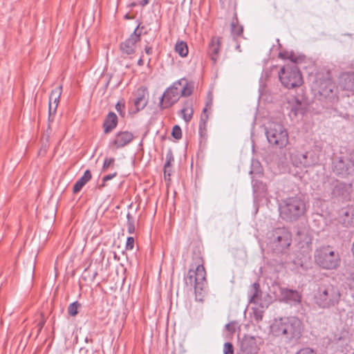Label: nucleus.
<instances>
[{
    "label": "nucleus",
    "mask_w": 354,
    "mask_h": 354,
    "mask_svg": "<svg viewBox=\"0 0 354 354\" xmlns=\"http://www.w3.org/2000/svg\"><path fill=\"white\" fill-rule=\"evenodd\" d=\"M271 331L275 336L281 337L286 342H295L301 335L302 324L296 317H283L274 322Z\"/></svg>",
    "instance_id": "nucleus-1"
},
{
    "label": "nucleus",
    "mask_w": 354,
    "mask_h": 354,
    "mask_svg": "<svg viewBox=\"0 0 354 354\" xmlns=\"http://www.w3.org/2000/svg\"><path fill=\"white\" fill-rule=\"evenodd\" d=\"M281 218L286 221H294L301 217L306 211L304 200L298 196L281 200L279 205Z\"/></svg>",
    "instance_id": "nucleus-2"
},
{
    "label": "nucleus",
    "mask_w": 354,
    "mask_h": 354,
    "mask_svg": "<svg viewBox=\"0 0 354 354\" xmlns=\"http://www.w3.org/2000/svg\"><path fill=\"white\" fill-rule=\"evenodd\" d=\"M290 63L281 68L279 78L281 84L287 88H294L302 84L303 80L296 64L300 60L295 55H290Z\"/></svg>",
    "instance_id": "nucleus-3"
},
{
    "label": "nucleus",
    "mask_w": 354,
    "mask_h": 354,
    "mask_svg": "<svg viewBox=\"0 0 354 354\" xmlns=\"http://www.w3.org/2000/svg\"><path fill=\"white\" fill-rule=\"evenodd\" d=\"M192 93L186 79H181L168 88L160 97L161 109H166L174 104L180 96H189Z\"/></svg>",
    "instance_id": "nucleus-4"
},
{
    "label": "nucleus",
    "mask_w": 354,
    "mask_h": 354,
    "mask_svg": "<svg viewBox=\"0 0 354 354\" xmlns=\"http://www.w3.org/2000/svg\"><path fill=\"white\" fill-rule=\"evenodd\" d=\"M315 261L323 269H336L340 265L341 259L337 250L330 245H322L315 251Z\"/></svg>",
    "instance_id": "nucleus-5"
},
{
    "label": "nucleus",
    "mask_w": 354,
    "mask_h": 354,
    "mask_svg": "<svg viewBox=\"0 0 354 354\" xmlns=\"http://www.w3.org/2000/svg\"><path fill=\"white\" fill-rule=\"evenodd\" d=\"M266 136L268 142L278 148H283L288 143V134L279 122L271 121L266 127Z\"/></svg>",
    "instance_id": "nucleus-6"
},
{
    "label": "nucleus",
    "mask_w": 354,
    "mask_h": 354,
    "mask_svg": "<svg viewBox=\"0 0 354 354\" xmlns=\"http://www.w3.org/2000/svg\"><path fill=\"white\" fill-rule=\"evenodd\" d=\"M267 244L279 252L286 249L291 243V235L285 227H278L267 233Z\"/></svg>",
    "instance_id": "nucleus-7"
},
{
    "label": "nucleus",
    "mask_w": 354,
    "mask_h": 354,
    "mask_svg": "<svg viewBox=\"0 0 354 354\" xmlns=\"http://www.w3.org/2000/svg\"><path fill=\"white\" fill-rule=\"evenodd\" d=\"M340 297L339 290L332 285L322 286L319 288L315 295L317 305L322 308H329L337 304Z\"/></svg>",
    "instance_id": "nucleus-8"
},
{
    "label": "nucleus",
    "mask_w": 354,
    "mask_h": 354,
    "mask_svg": "<svg viewBox=\"0 0 354 354\" xmlns=\"http://www.w3.org/2000/svg\"><path fill=\"white\" fill-rule=\"evenodd\" d=\"M334 84L328 73H317L312 84L313 90L320 96L328 97L333 93Z\"/></svg>",
    "instance_id": "nucleus-9"
},
{
    "label": "nucleus",
    "mask_w": 354,
    "mask_h": 354,
    "mask_svg": "<svg viewBox=\"0 0 354 354\" xmlns=\"http://www.w3.org/2000/svg\"><path fill=\"white\" fill-rule=\"evenodd\" d=\"M205 270L203 265H198L195 270L189 269L185 279L187 285L193 286L196 291L203 289L205 281Z\"/></svg>",
    "instance_id": "nucleus-10"
},
{
    "label": "nucleus",
    "mask_w": 354,
    "mask_h": 354,
    "mask_svg": "<svg viewBox=\"0 0 354 354\" xmlns=\"http://www.w3.org/2000/svg\"><path fill=\"white\" fill-rule=\"evenodd\" d=\"M248 294L249 302L254 305H258L261 308H268L271 302V298L269 295H263L259 283L252 284L249 288Z\"/></svg>",
    "instance_id": "nucleus-11"
},
{
    "label": "nucleus",
    "mask_w": 354,
    "mask_h": 354,
    "mask_svg": "<svg viewBox=\"0 0 354 354\" xmlns=\"http://www.w3.org/2000/svg\"><path fill=\"white\" fill-rule=\"evenodd\" d=\"M333 172L341 178L354 175V164L352 165L349 158L340 157L333 162Z\"/></svg>",
    "instance_id": "nucleus-12"
},
{
    "label": "nucleus",
    "mask_w": 354,
    "mask_h": 354,
    "mask_svg": "<svg viewBox=\"0 0 354 354\" xmlns=\"http://www.w3.org/2000/svg\"><path fill=\"white\" fill-rule=\"evenodd\" d=\"M261 339L245 335L239 342L240 351L244 354H256L259 351Z\"/></svg>",
    "instance_id": "nucleus-13"
},
{
    "label": "nucleus",
    "mask_w": 354,
    "mask_h": 354,
    "mask_svg": "<svg viewBox=\"0 0 354 354\" xmlns=\"http://www.w3.org/2000/svg\"><path fill=\"white\" fill-rule=\"evenodd\" d=\"M139 26H138L133 32L124 41L122 42L120 49L122 55H130L136 52V44L140 39V32H138Z\"/></svg>",
    "instance_id": "nucleus-14"
},
{
    "label": "nucleus",
    "mask_w": 354,
    "mask_h": 354,
    "mask_svg": "<svg viewBox=\"0 0 354 354\" xmlns=\"http://www.w3.org/2000/svg\"><path fill=\"white\" fill-rule=\"evenodd\" d=\"M290 159L292 164L298 167H308L316 162V159L309 156L308 153H303L300 151H295L291 153Z\"/></svg>",
    "instance_id": "nucleus-15"
},
{
    "label": "nucleus",
    "mask_w": 354,
    "mask_h": 354,
    "mask_svg": "<svg viewBox=\"0 0 354 354\" xmlns=\"http://www.w3.org/2000/svg\"><path fill=\"white\" fill-rule=\"evenodd\" d=\"M279 299L290 305L299 304L301 301V295L296 290L286 288H279Z\"/></svg>",
    "instance_id": "nucleus-16"
},
{
    "label": "nucleus",
    "mask_w": 354,
    "mask_h": 354,
    "mask_svg": "<svg viewBox=\"0 0 354 354\" xmlns=\"http://www.w3.org/2000/svg\"><path fill=\"white\" fill-rule=\"evenodd\" d=\"M351 189L350 185L337 180L333 185L332 195L335 198L346 200L349 197Z\"/></svg>",
    "instance_id": "nucleus-17"
},
{
    "label": "nucleus",
    "mask_w": 354,
    "mask_h": 354,
    "mask_svg": "<svg viewBox=\"0 0 354 354\" xmlns=\"http://www.w3.org/2000/svg\"><path fill=\"white\" fill-rule=\"evenodd\" d=\"M62 92V86L60 85L57 88H55L51 91L50 97H49V117L48 120L51 121V117L53 114L55 113L59 102V98Z\"/></svg>",
    "instance_id": "nucleus-18"
},
{
    "label": "nucleus",
    "mask_w": 354,
    "mask_h": 354,
    "mask_svg": "<svg viewBox=\"0 0 354 354\" xmlns=\"http://www.w3.org/2000/svg\"><path fill=\"white\" fill-rule=\"evenodd\" d=\"M339 79V84L344 90L354 91V73H343Z\"/></svg>",
    "instance_id": "nucleus-19"
},
{
    "label": "nucleus",
    "mask_w": 354,
    "mask_h": 354,
    "mask_svg": "<svg viewBox=\"0 0 354 354\" xmlns=\"http://www.w3.org/2000/svg\"><path fill=\"white\" fill-rule=\"evenodd\" d=\"M133 139V135L129 131L120 132L116 135L115 139L113 144L116 146L117 148L123 147L128 145Z\"/></svg>",
    "instance_id": "nucleus-20"
},
{
    "label": "nucleus",
    "mask_w": 354,
    "mask_h": 354,
    "mask_svg": "<svg viewBox=\"0 0 354 354\" xmlns=\"http://www.w3.org/2000/svg\"><path fill=\"white\" fill-rule=\"evenodd\" d=\"M342 222L346 226L354 225V209L347 208L342 210Z\"/></svg>",
    "instance_id": "nucleus-21"
},
{
    "label": "nucleus",
    "mask_w": 354,
    "mask_h": 354,
    "mask_svg": "<svg viewBox=\"0 0 354 354\" xmlns=\"http://www.w3.org/2000/svg\"><path fill=\"white\" fill-rule=\"evenodd\" d=\"M220 39L218 37H213L209 46V53L211 59L214 62H216L217 57L220 49Z\"/></svg>",
    "instance_id": "nucleus-22"
},
{
    "label": "nucleus",
    "mask_w": 354,
    "mask_h": 354,
    "mask_svg": "<svg viewBox=\"0 0 354 354\" xmlns=\"http://www.w3.org/2000/svg\"><path fill=\"white\" fill-rule=\"evenodd\" d=\"M118 117L113 112H110L104 122V133H108L114 129L117 125Z\"/></svg>",
    "instance_id": "nucleus-23"
},
{
    "label": "nucleus",
    "mask_w": 354,
    "mask_h": 354,
    "mask_svg": "<svg viewBox=\"0 0 354 354\" xmlns=\"http://www.w3.org/2000/svg\"><path fill=\"white\" fill-rule=\"evenodd\" d=\"M147 104V97H146L144 91H138L137 96L134 100V106L136 109V112L143 109Z\"/></svg>",
    "instance_id": "nucleus-24"
},
{
    "label": "nucleus",
    "mask_w": 354,
    "mask_h": 354,
    "mask_svg": "<svg viewBox=\"0 0 354 354\" xmlns=\"http://www.w3.org/2000/svg\"><path fill=\"white\" fill-rule=\"evenodd\" d=\"M91 178V174L89 170H86L83 176H82L73 186V193H78L81 189L85 185V184L89 181Z\"/></svg>",
    "instance_id": "nucleus-25"
},
{
    "label": "nucleus",
    "mask_w": 354,
    "mask_h": 354,
    "mask_svg": "<svg viewBox=\"0 0 354 354\" xmlns=\"http://www.w3.org/2000/svg\"><path fill=\"white\" fill-rule=\"evenodd\" d=\"M254 192L258 196H265L268 194L266 185L262 182L256 181L253 185Z\"/></svg>",
    "instance_id": "nucleus-26"
},
{
    "label": "nucleus",
    "mask_w": 354,
    "mask_h": 354,
    "mask_svg": "<svg viewBox=\"0 0 354 354\" xmlns=\"http://www.w3.org/2000/svg\"><path fill=\"white\" fill-rule=\"evenodd\" d=\"M180 114H182L183 118L186 122L191 120L193 115V109L189 103H187L183 109L180 110Z\"/></svg>",
    "instance_id": "nucleus-27"
},
{
    "label": "nucleus",
    "mask_w": 354,
    "mask_h": 354,
    "mask_svg": "<svg viewBox=\"0 0 354 354\" xmlns=\"http://www.w3.org/2000/svg\"><path fill=\"white\" fill-rule=\"evenodd\" d=\"M175 50L181 57L187 56L188 53V48L187 44L183 41L177 42L175 46Z\"/></svg>",
    "instance_id": "nucleus-28"
},
{
    "label": "nucleus",
    "mask_w": 354,
    "mask_h": 354,
    "mask_svg": "<svg viewBox=\"0 0 354 354\" xmlns=\"http://www.w3.org/2000/svg\"><path fill=\"white\" fill-rule=\"evenodd\" d=\"M243 30V28L241 26L236 24L234 21L232 22L231 32L234 39L241 35Z\"/></svg>",
    "instance_id": "nucleus-29"
},
{
    "label": "nucleus",
    "mask_w": 354,
    "mask_h": 354,
    "mask_svg": "<svg viewBox=\"0 0 354 354\" xmlns=\"http://www.w3.org/2000/svg\"><path fill=\"white\" fill-rule=\"evenodd\" d=\"M80 304L77 301L71 304L68 308V313L71 316H75L78 313V308Z\"/></svg>",
    "instance_id": "nucleus-30"
},
{
    "label": "nucleus",
    "mask_w": 354,
    "mask_h": 354,
    "mask_svg": "<svg viewBox=\"0 0 354 354\" xmlns=\"http://www.w3.org/2000/svg\"><path fill=\"white\" fill-rule=\"evenodd\" d=\"M252 170L250 171L251 174H255L257 175H261L262 174V168L260 165L259 162L253 161L252 164Z\"/></svg>",
    "instance_id": "nucleus-31"
},
{
    "label": "nucleus",
    "mask_w": 354,
    "mask_h": 354,
    "mask_svg": "<svg viewBox=\"0 0 354 354\" xmlns=\"http://www.w3.org/2000/svg\"><path fill=\"white\" fill-rule=\"evenodd\" d=\"M171 135L172 136L178 140L180 138H181L182 137V131H181V129L179 126L178 125H175L174 127H173V129H172V131H171Z\"/></svg>",
    "instance_id": "nucleus-32"
},
{
    "label": "nucleus",
    "mask_w": 354,
    "mask_h": 354,
    "mask_svg": "<svg viewBox=\"0 0 354 354\" xmlns=\"http://www.w3.org/2000/svg\"><path fill=\"white\" fill-rule=\"evenodd\" d=\"M223 354H234L233 345L230 342H225L224 344Z\"/></svg>",
    "instance_id": "nucleus-33"
},
{
    "label": "nucleus",
    "mask_w": 354,
    "mask_h": 354,
    "mask_svg": "<svg viewBox=\"0 0 354 354\" xmlns=\"http://www.w3.org/2000/svg\"><path fill=\"white\" fill-rule=\"evenodd\" d=\"M114 162L115 159L113 158H106L103 164L102 170L104 171H106L109 167L113 166L114 165Z\"/></svg>",
    "instance_id": "nucleus-34"
},
{
    "label": "nucleus",
    "mask_w": 354,
    "mask_h": 354,
    "mask_svg": "<svg viewBox=\"0 0 354 354\" xmlns=\"http://www.w3.org/2000/svg\"><path fill=\"white\" fill-rule=\"evenodd\" d=\"M237 325H238L237 322H230L227 324H226L225 328L230 333H233L235 332Z\"/></svg>",
    "instance_id": "nucleus-35"
},
{
    "label": "nucleus",
    "mask_w": 354,
    "mask_h": 354,
    "mask_svg": "<svg viewBox=\"0 0 354 354\" xmlns=\"http://www.w3.org/2000/svg\"><path fill=\"white\" fill-rule=\"evenodd\" d=\"M295 354H317V353L313 349L306 347L300 349Z\"/></svg>",
    "instance_id": "nucleus-36"
},
{
    "label": "nucleus",
    "mask_w": 354,
    "mask_h": 354,
    "mask_svg": "<svg viewBox=\"0 0 354 354\" xmlns=\"http://www.w3.org/2000/svg\"><path fill=\"white\" fill-rule=\"evenodd\" d=\"M348 280L351 288L354 289V268H351L350 275L348 277Z\"/></svg>",
    "instance_id": "nucleus-37"
},
{
    "label": "nucleus",
    "mask_w": 354,
    "mask_h": 354,
    "mask_svg": "<svg viewBox=\"0 0 354 354\" xmlns=\"http://www.w3.org/2000/svg\"><path fill=\"white\" fill-rule=\"evenodd\" d=\"M254 317L257 322L261 320L263 318V310L255 308L254 310Z\"/></svg>",
    "instance_id": "nucleus-38"
},
{
    "label": "nucleus",
    "mask_w": 354,
    "mask_h": 354,
    "mask_svg": "<svg viewBox=\"0 0 354 354\" xmlns=\"http://www.w3.org/2000/svg\"><path fill=\"white\" fill-rule=\"evenodd\" d=\"M134 245V239L133 237H128L127 240L126 248L127 250H132Z\"/></svg>",
    "instance_id": "nucleus-39"
},
{
    "label": "nucleus",
    "mask_w": 354,
    "mask_h": 354,
    "mask_svg": "<svg viewBox=\"0 0 354 354\" xmlns=\"http://www.w3.org/2000/svg\"><path fill=\"white\" fill-rule=\"evenodd\" d=\"M167 161L165 164V167L169 168L171 166V162L174 161V158L172 156L171 153H168L166 156Z\"/></svg>",
    "instance_id": "nucleus-40"
},
{
    "label": "nucleus",
    "mask_w": 354,
    "mask_h": 354,
    "mask_svg": "<svg viewBox=\"0 0 354 354\" xmlns=\"http://www.w3.org/2000/svg\"><path fill=\"white\" fill-rule=\"evenodd\" d=\"M117 175V173L115 172L114 174H109V175H106V176H104L102 178V180L104 183L108 181V180H111L112 178H113L115 176Z\"/></svg>",
    "instance_id": "nucleus-41"
},
{
    "label": "nucleus",
    "mask_w": 354,
    "mask_h": 354,
    "mask_svg": "<svg viewBox=\"0 0 354 354\" xmlns=\"http://www.w3.org/2000/svg\"><path fill=\"white\" fill-rule=\"evenodd\" d=\"M135 232V225L134 222H129L128 223V232L129 234H133Z\"/></svg>",
    "instance_id": "nucleus-42"
},
{
    "label": "nucleus",
    "mask_w": 354,
    "mask_h": 354,
    "mask_svg": "<svg viewBox=\"0 0 354 354\" xmlns=\"http://www.w3.org/2000/svg\"><path fill=\"white\" fill-rule=\"evenodd\" d=\"M171 171V167L169 168H167L165 166H164V174L165 179H167V176H170Z\"/></svg>",
    "instance_id": "nucleus-43"
},
{
    "label": "nucleus",
    "mask_w": 354,
    "mask_h": 354,
    "mask_svg": "<svg viewBox=\"0 0 354 354\" xmlns=\"http://www.w3.org/2000/svg\"><path fill=\"white\" fill-rule=\"evenodd\" d=\"M44 324H45V321L44 320H41V322H39V323L37 325L38 333H39L41 330V329L43 328Z\"/></svg>",
    "instance_id": "nucleus-44"
},
{
    "label": "nucleus",
    "mask_w": 354,
    "mask_h": 354,
    "mask_svg": "<svg viewBox=\"0 0 354 354\" xmlns=\"http://www.w3.org/2000/svg\"><path fill=\"white\" fill-rule=\"evenodd\" d=\"M124 106L122 105L120 102L117 103V104L115 105V109L116 110L118 111V112H120L122 111V108Z\"/></svg>",
    "instance_id": "nucleus-45"
},
{
    "label": "nucleus",
    "mask_w": 354,
    "mask_h": 354,
    "mask_svg": "<svg viewBox=\"0 0 354 354\" xmlns=\"http://www.w3.org/2000/svg\"><path fill=\"white\" fill-rule=\"evenodd\" d=\"M127 223H129V222H131V223L134 222L133 216L131 215L130 213L127 214Z\"/></svg>",
    "instance_id": "nucleus-46"
},
{
    "label": "nucleus",
    "mask_w": 354,
    "mask_h": 354,
    "mask_svg": "<svg viewBox=\"0 0 354 354\" xmlns=\"http://www.w3.org/2000/svg\"><path fill=\"white\" fill-rule=\"evenodd\" d=\"M145 53L147 54V55H150L152 53V48L151 47H149V46H147L145 49Z\"/></svg>",
    "instance_id": "nucleus-47"
},
{
    "label": "nucleus",
    "mask_w": 354,
    "mask_h": 354,
    "mask_svg": "<svg viewBox=\"0 0 354 354\" xmlns=\"http://www.w3.org/2000/svg\"><path fill=\"white\" fill-rule=\"evenodd\" d=\"M348 158H349L352 165H354V151L350 153Z\"/></svg>",
    "instance_id": "nucleus-48"
},
{
    "label": "nucleus",
    "mask_w": 354,
    "mask_h": 354,
    "mask_svg": "<svg viewBox=\"0 0 354 354\" xmlns=\"http://www.w3.org/2000/svg\"><path fill=\"white\" fill-rule=\"evenodd\" d=\"M149 3V0H142L140 4L142 6H145Z\"/></svg>",
    "instance_id": "nucleus-49"
},
{
    "label": "nucleus",
    "mask_w": 354,
    "mask_h": 354,
    "mask_svg": "<svg viewBox=\"0 0 354 354\" xmlns=\"http://www.w3.org/2000/svg\"><path fill=\"white\" fill-rule=\"evenodd\" d=\"M138 64L140 65V66L143 65V60H142V58H140V59L138 62Z\"/></svg>",
    "instance_id": "nucleus-50"
},
{
    "label": "nucleus",
    "mask_w": 354,
    "mask_h": 354,
    "mask_svg": "<svg viewBox=\"0 0 354 354\" xmlns=\"http://www.w3.org/2000/svg\"><path fill=\"white\" fill-rule=\"evenodd\" d=\"M211 104H212V100H210L209 102H207V104H206V106H210V105H211Z\"/></svg>",
    "instance_id": "nucleus-51"
},
{
    "label": "nucleus",
    "mask_w": 354,
    "mask_h": 354,
    "mask_svg": "<svg viewBox=\"0 0 354 354\" xmlns=\"http://www.w3.org/2000/svg\"><path fill=\"white\" fill-rule=\"evenodd\" d=\"M136 5V3H132L131 4V7H133V6H135Z\"/></svg>",
    "instance_id": "nucleus-52"
},
{
    "label": "nucleus",
    "mask_w": 354,
    "mask_h": 354,
    "mask_svg": "<svg viewBox=\"0 0 354 354\" xmlns=\"http://www.w3.org/2000/svg\"><path fill=\"white\" fill-rule=\"evenodd\" d=\"M206 111H207V107L204 108V109H203V113H205V112H206Z\"/></svg>",
    "instance_id": "nucleus-53"
},
{
    "label": "nucleus",
    "mask_w": 354,
    "mask_h": 354,
    "mask_svg": "<svg viewBox=\"0 0 354 354\" xmlns=\"http://www.w3.org/2000/svg\"><path fill=\"white\" fill-rule=\"evenodd\" d=\"M236 48V49H239L240 46H239V45H237Z\"/></svg>",
    "instance_id": "nucleus-54"
}]
</instances>
